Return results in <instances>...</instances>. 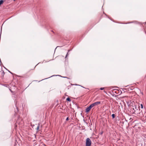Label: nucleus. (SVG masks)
Wrapping results in <instances>:
<instances>
[{
	"label": "nucleus",
	"instance_id": "nucleus-6",
	"mask_svg": "<svg viewBox=\"0 0 146 146\" xmlns=\"http://www.w3.org/2000/svg\"><path fill=\"white\" fill-rule=\"evenodd\" d=\"M66 100L69 101H71L70 99L69 98H66Z\"/></svg>",
	"mask_w": 146,
	"mask_h": 146
},
{
	"label": "nucleus",
	"instance_id": "nucleus-2",
	"mask_svg": "<svg viewBox=\"0 0 146 146\" xmlns=\"http://www.w3.org/2000/svg\"><path fill=\"white\" fill-rule=\"evenodd\" d=\"M92 142L89 138H87L86 139V146H90Z\"/></svg>",
	"mask_w": 146,
	"mask_h": 146
},
{
	"label": "nucleus",
	"instance_id": "nucleus-1",
	"mask_svg": "<svg viewBox=\"0 0 146 146\" xmlns=\"http://www.w3.org/2000/svg\"><path fill=\"white\" fill-rule=\"evenodd\" d=\"M133 108H132V111L133 112V113H140V109H138L139 107L137 108L138 109H137V107L135 106L134 107L133 106Z\"/></svg>",
	"mask_w": 146,
	"mask_h": 146
},
{
	"label": "nucleus",
	"instance_id": "nucleus-15",
	"mask_svg": "<svg viewBox=\"0 0 146 146\" xmlns=\"http://www.w3.org/2000/svg\"><path fill=\"white\" fill-rule=\"evenodd\" d=\"M15 0H14V1H15Z\"/></svg>",
	"mask_w": 146,
	"mask_h": 146
},
{
	"label": "nucleus",
	"instance_id": "nucleus-14",
	"mask_svg": "<svg viewBox=\"0 0 146 146\" xmlns=\"http://www.w3.org/2000/svg\"><path fill=\"white\" fill-rule=\"evenodd\" d=\"M78 85V86H80V85Z\"/></svg>",
	"mask_w": 146,
	"mask_h": 146
},
{
	"label": "nucleus",
	"instance_id": "nucleus-8",
	"mask_svg": "<svg viewBox=\"0 0 146 146\" xmlns=\"http://www.w3.org/2000/svg\"><path fill=\"white\" fill-rule=\"evenodd\" d=\"M40 125L39 124H38V126L37 127V130H38L39 129V127Z\"/></svg>",
	"mask_w": 146,
	"mask_h": 146
},
{
	"label": "nucleus",
	"instance_id": "nucleus-5",
	"mask_svg": "<svg viewBox=\"0 0 146 146\" xmlns=\"http://www.w3.org/2000/svg\"><path fill=\"white\" fill-rule=\"evenodd\" d=\"M4 1L3 0H0V5L2 4L3 3Z\"/></svg>",
	"mask_w": 146,
	"mask_h": 146
},
{
	"label": "nucleus",
	"instance_id": "nucleus-3",
	"mask_svg": "<svg viewBox=\"0 0 146 146\" xmlns=\"http://www.w3.org/2000/svg\"><path fill=\"white\" fill-rule=\"evenodd\" d=\"M100 104V102H94L90 105L91 106L92 108L94 107V106H97Z\"/></svg>",
	"mask_w": 146,
	"mask_h": 146
},
{
	"label": "nucleus",
	"instance_id": "nucleus-7",
	"mask_svg": "<svg viewBox=\"0 0 146 146\" xmlns=\"http://www.w3.org/2000/svg\"><path fill=\"white\" fill-rule=\"evenodd\" d=\"M111 116L113 118H114L115 117V115L114 114H112L111 115Z\"/></svg>",
	"mask_w": 146,
	"mask_h": 146
},
{
	"label": "nucleus",
	"instance_id": "nucleus-11",
	"mask_svg": "<svg viewBox=\"0 0 146 146\" xmlns=\"http://www.w3.org/2000/svg\"><path fill=\"white\" fill-rule=\"evenodd\" d=\"M68 55V53H67V54L66 55V58L67 57V56Z\"/></svg>",
	"mask_w": 146,
	"mask_h": 146
},
{
	"label": "nucleus",
	"instance_id": "nucleus-4",
	"mask_svg": "<svg viewBox=\"0 0 146 146\" xmlns=\"http://www.w3.org/2000/svg\"><path fill=\"white\" fill-rule=\"evenodd\" d=\"M92 108V107L90 105L88 107L86 108V112L88 113Z\"/></svg>",
	"mask_w": 146,
	"mask_h": 146
},
{
	"label": "nucleus",
	"instance_id": "nucleus-10",
	"mask_svg": "<svg viewBox=\"0 0 146 146\" xmlns=\"http://www.w3.org/2000/svg\"><path fill=\"white\" fill-rule=\"evenodd\" d=\"M141 108H143V105L142 104H141Z\"/></svg>",
	"mask_w": 146,
	"mask_h": 146
},
{
	"label": "nucleus",
	"instance_id": "nucleus-12",
	"mask_svg": "<svg viewBox=\"0 0 146 146\" xmlns=\"http://www.w3.org/2000/svg\"><path fill=\"white\" fill-rule=\"evenodd\" d=\"M68 119H69V118H68V117H67V118H66V120H68Z\"/></svg>",
	"mask_w": 146,
	"mask_h": 146
},
{
	"label": "nucleus",
	"instance_id": "nucleus-13",
	"mask_svg": "<svg viewBox=\"0 0 146 146\" xmlns=\"http://www.w3.org/2000/svg\"><path fill=\"white\" fill-rule=\"evenodd\" d=\"M104 92L105 93H106V91H104Z\"/></svg>",
	"mask_w": 146,
	"mask_h": 146
},
{
	"label": "nucleus",
	"instance_id": "nucleus-9",
	"mask_svg": "<svg viewBox=\"0 0 146 146\" xmlns=\"http://www.w3.org/2000/svg\"><path fill=\"white\" fill-rule=\"evenodd\" d=\"M104 89V88H100V89L101 90H102Z\"/></svg>",
	"mask_w": 146,
	"mask_h": 146
}]
</instances>
